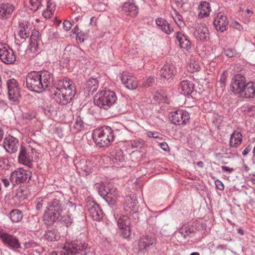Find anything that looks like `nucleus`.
<instances>
[{
    "label": "nucleus",
    "instance_id": "obj_1",
    "mask_svg": "<svg viewBox=\"0 0 255 255\" xmlns=\"http://www.w3.org/2000/svg\"><path fill=\"white\" fill-rule=\"evenodd\" d=\"M46 199L48 200L47 206L43 215V221L47 225H52L66 209L65 198L61 192L55 191L47 195Z\"/></svg>",
    "mask_w": 255,
    "mask_h": 255
},
{
    "label": "nucleus",
    "instance_id": "obj_2",
    "mask_svg": "<svg viewBox=\"0 0 255 255\" xmlns=\"http://www.w3.org/2000/svg\"><path fill=\"white\" fill-rule=\"evenodd\" d=\"M54 81L52 72L47 70L32 71L26 77L27 88L30 91L41 93L50 87Z\"/></svg>",
    "mask_w": 255,
    "mask_h": 255
},
{
    "label": "nucleus",
    "instance_id": "obj_3",
    "mask_svg": "<svg viewBox=\"0 0 255 255\" xmlns=\"http://www.w3.org/2000/svg\"><path fill=\"white\" fill-rule=\"evenodd\" d=\"M56 90L53 91L52 97L58 104L66 105L70 103L76 94L75 84L70 79H60L54 85Z\"/></svg>",
    "mask_w": 255,
    "mask_h": 255
},
{
    "label": "nucleus",
    "instance_id": "obj_4",
    "mask_svg": "<svg viewBox=\"0 0 255 255\" xmlns=\"http://www.w3.org/2000/svg\"><path fill=\"white\" fill-rule=\"evenodd\" d=\"M87 247V245L80 241H73L70 243H66L62 249L51 252L49 255H85Z\"/></svg>",
    "mask_w": 255,
    "mask_h": 255
},
{
    "label": "nucleus",
    "instance_id": "obj_5",
    "mask_svg": "<svg viewBox=\"0 0 255 255\" xmlns=\"http://www.w3.org/2000/svg\"><path fill=\"white\" fill-rule=\"evenodd\" d=\"M93 138L97 145L101 147H105L114 140L113 131L110 127H101L94 130Z\"/></svg>",
    "mask_w": 255,
    "mask_h": 255
},
{
    "label": "nucleus",
    "instance_id": "obj_6",
    "mask_svg": "<svg viewBox=\"0 0 255 255\" xmlns=\"http://www.w3.org/2000/svg\"><path fill=\"white\" fill-rule=\"evenodd\" d=\"M117 100V97L114 91L105 90L98 92L95 96L94 104L100 108L108 110Z\"/></svg>",
    "mask_w": 255,
    "mask_h": 255
},
{
    "label": "nucleus",
    "instance_id": "obj_7",
    "mask_svg": "<svg viewBox=\"0 0 255 255\" xmlns=\"http://www.w3.org/2000/svg\"><path fill=\"white\" fill-rule=\"evenodd\" d=\"M99 193L111 206L116 205L118 197H120V193L117 188L112 184H109L107 187L102 186L99 188Z\"/></svg>",
    "mask_w": 255,
    "mask_h": 255
},
{
    "label": "nucleus",
    "instance_id": "obj_8",
    "mask_svg": "<svg viewBox=\"0 0 255 255\" xmlns=\"http://www.w3.org/2000/svg\"><path fill=\"white\" fill-rule=\"evenodd\" d=\"M0 239L2 243L10 249L16 250L21 248L18 239L15 236L4 230L0 231Z\"/></svg>",
    "mask_w": 255,
    "mask_h": 255
},
{
    "label": "nucleus",
    "instance_id": "obj_9",
    "mask_svg": "<svg viewBox=\"0 0 255 255\" xmlns=\"http://www.w3.org/2000/svg\"><path fill=\"white\" fill-rule=\"evenodd\" d=\"M246 78L242 74L235 75L231 80L230 89L235 94L244 93L247 84Z\"/></svg>",
    "mask_w": 255,
    "mask_h": 255
},
{
    "label": "nucleus",
    "instance_id": "obj_10",
    "mask_svg": "<svg viewBox=\"0 0 255 255\" xmlns=\"http://www.w3.org/2000/svg\"><path fill=\"white\" fill-rule=\"evenodd\" d=\"M31 172L28 170L19 168L11 173L10 180L13 184H19L22 182H29L31 177Z\"/></svg>",
    "mask_w": 255,
    "mask_h": 255
},
{
    "label": "nucleus",
    "instance_id": "obj_11",
    "mask_svg": "<svg viewBox=\"0 0 255 255\" xmlns=\"http://www.w3.org/2000/svg\"><path fill=\"white\" fill-rule=\"evenodd\" d=\"M171 122L176 125L183 126L190 120L189 113L183 110H178L170 114Z\"/></svg>",
    "mask_w": 255,
    "mask_h": 255
},
{
    "label": "nucleus",
    "instance_id": "obj_12",
    "mask_svg": "<svg viewBox=\"0 0 255 255\" xmlns=\"http://www.w3.org/2000/svg\"><path fill=\"white\" fill-rule=\"evenodd\" d=\"M8 95L10 100L15 102L20 96V88L17 81L12 78L6 81Z\"/></svg>",
    "mask_w": 255,
    "mask_h": 255
},
{
    "label": "nucleus",
    "instance_id": "obj_13",
    "mask_svg": "<svg viewBox=\"0 0 255 255\" xmlns=\"http://www.w3.org/2000/svg\"><path fill=\"white\" fill-rule=\"evenodd\" d=\"M0 58L3 63L7 64H13L16 60L13 51L6 44L0 46Z\"/></svg>",
    "mask_w": 255,
    "mask_h": 255
},
{
    "label": "nucleus",
    "instance_id": "obj_14",
    "mask_svg": "<svg viewBox=\"0 0 255 255\" xmlns=\"http://www.w3.org/2000/svg\"><path fill=\"white\" fill-rule=\"evenodd\" d=\"M130 221L128 216H121L118 220V226L122 230L121 234L123 238H128L131 235L130 228Z\"/></svg>",
    "mask_w": 255,
    "mask_h": 255
},
{
    "label": "nucleus",
    "instance_id": "obj_15",
    "mask_svg": "<svg viewBox=\"0 0 255 255\" xmlns=\"http://www.w3.org/2000/svg\"><path fill=\"white\" fill-rule=\"evenodd\" d=\"M86 210L89 216L95 221H100L103 217V212L99 204L95 202H91L86 205Z\"/></svg>",
    "mask_w": 255,
    "mask_h": 255
},
{
    "label": "nucleus",
    "instance_id": "obj_16",
    "mask_svg": "<svg viewBox=\"0 0 255 255\" xmlns=\"http://www.w3.org/2000/svg\"><path fill=\"white\" fill-rule=\"evenodd\" d=\"M32 149H31L32 151ZM32 151L30 152L29 149H26L24 146L21 145L18 157V162L28 166H30L33 160Z\"/></svg>",
    "mask_w": 255,
    "mask_h": 255
},
{
    "label": "nucleus",
    "instance_id": "obj_17",
    "mask_svg": "<svg viewBox=\"0 0 255 255\" xmlns=\"http://www.w3.org/2000/svg\"><path fill=\"white\" fill-rule=\"evenodd\" d=\"M3 145L6 151L13 153L17 150L19 146L18 140L14 137L8 135L4 138Z\"/></svg>",
    "mask_w": 255,
    "mask_h": 255
},
{
    "label": "nucleus",
    "instance_id": "obj_18",
    "mask_svg": "<svg viewBox=\"0 0 255 255\" xmlns=\"http://www.w3.org/2000/svg\"><path fill=\"white\" fill-rule=\"evenodd\" d=\"M194 35L197 40L203 42L207 41L210 38L209 30L205 24L198 25L194 32Z\"/></svg>",
    "mask_w": 255,
    "mask_h": 255
},
{
    "label": "nucleus",
    "instance_id": "obj_19",
    "mask_svg": "<svg viewBox=\"0 0 255 255\" xmlns=\"http://www.w3.org/2000/svg\"><path fill=\"white\" fill-rule=\"evenodd\" d=\"M121 81L126 88L131 90L136 89L138 85L136 78L129 73H123L121 76Z\"/></svg>",
    "mask_w": 255,
    "mask_h": 255
},
{
    "label": "nucleus",
    "instance_id": "obj_20",
    "mask_svg": "<svg viewBox=\"0 0 255 255\" xmlns=\"http://www.w3.org/2000/svg\"><path fill=\"white\" fill-rule=\"evenodd\" d=\"M228 20L227 16L222 12H219L214 20V25L218 31L223 32L227 29Z\"/></svg>",
    "mask_w": 255,
    "mask_h": 255
},
{
    "label": "nucleus",
    "instance_id": "obj_21",
    "mask_svg": "<svg viewBox=\"0 0 255 255\" xmlns=\"http://www.w3.org/2000/svg\"><path fill=\"white\" fill-rule=\"evenodd\" d=\"M174 66L172 64L166 63L159 70V75L162 79L168 80L172 78L174 74Z\"/></svg>",
    "mask_w": 255,
    "mask_h": 255
},
{
    "label": "nucleus",
    "instance_id": "obj_22",
    "mask_svg": "<svg viewBox=\"0 0 255 255\" xmlns=\"http://www.w3.org/2000/svg\"><path fill=\"white\" fill-rule=\"evenodd\" d=\"M122 12L127 15L135 17L138 13V9L133 0H129L124 3Z\"/></svg>",
    "mask_w": 255,
    "mask_h": 255
},
{
    "label": "nucleus",
    "instance_id": "obj_23",
    "mask_svg": "<svg viewBox=\"0 0 255 255\" xmlns=\"http://www.w3.org/2000/svg\"><path fill=\"white\" fill-rule=\"evenodd\" d=\"M15 7L14 5L10 3H2L0 4V18L7 19L9 18Z\"/></svg>",
    "mask_w": 255,
    "mask_h": 255
},
{
    "label": "nucleus",
    "instance_id": "obj_24",
    "mask_svg": "<svg viewBox=\"0 0 255 255\" xmlns=\"http://www.w3.org/2000/svg\"><path fill=\"white\" fill-rule=\"evenodd\" d=\"M41 41L40 33L38 30L34 29L32 31L30 36L29 50L34 53L38 51V45Z\"/></svg>",
    "mask_w": 255,
    "mask_h": 255
},
{
    "label": "nucleus",
    "instance_id": "obj_25",
    "mask_svg": "<svg viewBox=\"0 0 255 255\" xmlns=\"http://www.w3.org/2000/svg\"><path fill=\"white\" fill-rule=\"evenodd\" d=\"M154 238L150 236H145L141 238L138 242V250L140 252L144 253L150 246L155 244Z\"/></svg>",
    "mask_w": 255,
    "mask_h": 255
},
{
    "label": "nucleus",
    "instance_id": "obj_26",
    "mask_svg": "<svg viewBox=\"0 0 255 255\" xmlns=\"http://www.w3.org/2000/svg\"><path fill=\"white\" fill-rule=\"evenodd\" d=\"M138 203L136 196L132 195L126 196L124 205L125 207H127L131 209L133 213H136L138 209Z\"/></svg>",
    "mask_w": 255,
    "mask_h": 255
},
{
    "label": "nucleus",
    "instance_id": "obj_27",
    "mask_svg": "<svg viewBox=\"0 0 255 255\" xmlns=\"http://www.w3.org/2000/svg\"><path fill=\"white\" fill-rule=\"evenodd\" d=\"M99 87V82L96 78H90L84 85V90L88 92V95H93Z\"/></svg>",
    "mask_w": 255,
    "mask_h": 255
},
{
    "label": "nucleus",
    "instance_id": "obj_28",
    "mask_svg": "<svg viewBox=\"0 0 255 255\" xmlns=\"http://www.w3.org/2000/svg\"><path fill=\"white\" fill-rule=\"evenodd\" d=\"M18 35L23 40L29 36V28L28 26V22L24 21H19V26L17 31Z\"/></svg>",
    "mask_w": 255,
    "mask_h": 255
},
{
    "label": "nucleus",
    "instance_id": "obj_29",
    "mask_svg": "<svg viewBox=\"0 0 255 255\" xmlns=\"http://www.w3.org/2000/svg\"><path fill=\"white\" fill-rule=\"evenodd\" d=\"M179 88L181 90L182 94L184 95H189L194 90V85L192 82L185 80L180 82Z\"/></svg>",
    "mask_w": 255,
    "mask_h": 255
},
{
    "label": "nucleus",
    "instance_id": "obj_30",
    "mask_svg": "<svg viewBox=\"0 0 255 255\" xmlns=\"http://www.w3.org/2000/svg\"><path fill=\"white\" fill-rule=\"evenodd\" d=\"M176 37L179 43L180 46L186 50H188L191 47V42L187 36L184 35L180 32H177Z\"/></svg>",
    "mask_w": 255,
    "mask_h": 255
},
{
    "label": "nucleus",
    "instance_id": "obj_31",
    "mask_svg": "<svg viewBox=\"0 0 255 255\" xmlns=\"http://www.w3.org/2000/svg\"><path fill=\"white\" fill-rule=\"evenodd\" d=\"M198 17L200 18L206 17L208 16L210 13L211 9L210 4L207 1H203L199 5Z\"/></svg>",
    "mask_w": 255,
    "mask_h": 255
},
{
    "label": "nucleus",
    "instance_id": "obj_32",
    "mask_svg": "<svg viewBox=\"0 0 255 255\" xmlns=\"http://www.w3.org/2000/svg\"><path fill=\"white\" fill-rule=\"evenodd\" d=\"M242 135L240 132L236 131L233 132L230 136V147L235 148L238 147L242 143Z\"/></svg>",
    "mask_w": 255,
    "mask_h": 255
},
{
    "label": "nucleus",
    "instance_id": "obj_33",
    "mask_svg": "<svg viewBox=\"0 0 255 255\" xmlns=\"http://www.w3.org/2000/svg\"><path fill=\"white\" fill-rule=\"evenodd\" d=\"M44 239L49 242L58 241L60 238L59 232L56 229H52L46 231L44 234Z\"/></svg>",
    "mask_w": 255,
    "mask_h": 255
},
{
    "label": "nucleus",
    "instance_id": "obj_34",
    "mask_svg": "<svg viewBox=\"0 0 255 255\" xmlns=\"http://www.w3.org/2000/svg\"><path fill=\"white\" fill-rule=\"evenodd\" d=\"M155 22L160 29L167 34H170L173 30L167 21L163 18L158 17L156 19Z\"/></svg>",
    "mask_w": 255,
    "mask_h": 255
},
{
    "label": "nucleus",
    "instance_id": "obj_35",
    "mask_svg": "<svg viewBox=\"0 0 255 255\" xmlns=\"http://www.w3.org/2000/svg\"><path fill=\"white\" fill-rule=\"evenodd\" d=\"M244 94L245 98L255 97V82H247Z\"/></svg>",
    "mask_w": 255,
    "mask_h": 255
},
{
    "label": "nucleus",
    "instance_id": "obj_36",
    "mask_svg": "<svg viewBox=\"0 0 255 255\" xmlns=\"http://www.w3.org/2000/svg\"><path fill=\"white\" fill-rule=\"evenodd\" d=\"M111 159L114 163H117L118 164L123 162L125 158L123 150L118 149L114 151L111 154Z\"/></svg>",
    "mask_w": 255,
    "mask_h": 255
},
{
    "label": "nucleus",
    "instance_id": "obj_37",
    "mask_svg": "<svg viewBox=\"0 0 255 255\" xmlns=\"http://www.w3.org/2000/svg\"><path fill=\"white\" fill-rule=\"evenodd\" d=\"M8 217L12 222L17 223L22 220L23 214L22 212L18 209H13L10 212Z\"/></svg>",
    "mask_w": 255,
    "mask_h": 255
},
{
    "label": "nucleus",
    "instance_id": "obj_38",
    "mask_svg": "<svg viewBox=\"0 0 255 255\" xmlns=\"http://www.w3.org/2000/svg\"><path fill=\"white\" fill-rule=\"evenodd\" d=\"M57 221H59L65 225L67 227H69L72 224L73 220L70 214L65 215L63 214V213H61L59 217H58Z\"/></svg>",
    "mask_w": 255,
    "mask_h": 255
},
{
    "label": "nucleus",
    "instance_id": "obj_39",
    "mask_svg": "<svg viewBox=\"0 0 255 255\" xmlns=\"http://www.w3.org/2000/svg\"><path fill=\"white\" fill-rule=\"evenodd\" d=\"M187 69L191 73L199 71L200 70L199 63L194 59H191L187 66Z\"/></svg>",
    "mask_w": 255,
    "mask_h": 255
},
{
    "label": "nucleus",
    "instance_id": "obj_40",
    "mask_svg": "<svg viewBox=\"0 0 255 255\" xmlns=\"http://www.w3.org/2000/svg\"><path fill=\"white\" fill-rule=\"evenodd\" d=\"M30 4V9L36 10L40 8L45 2V0H27Z\"/></svg>",
    "mask_w": 255,
    "mask_h": 255
},
{
    "label": "nucleus",
    "instance_id": "obj_41",
    "mask_svg": "<svg viewBox=\"0 0 255 255\" xmlns=\"http://www.w3.org/2000/svg\"><path fill=\"white\" fill-rule=\"evenodd\" d=\"M179 233L185 238L194 233V228L189 226H184L180 229Z\"/></svg>",
    "mask_w": 255,
    "mask_h": 255
},
{
    "label": "nucleus",
    "instance_id": "obj_42",
    "mask_svg": "<svg viewBox=\"0 0 255 255\" xmlns=\"http://www.w3.org/2000/svg\"><path fill=\"white\" fill-rule=\"evenodd\" d=\"M171 15L177 25L180 26L182 23H183L182 16L179 14L177 11L174 10Z\"/></svg>",
    "mask_w": 255,
    "mask_h": 255
},
{
    "label": "nucleus",
    "instance_id": "obj_43",
    "mask_svg": "<svg viewBox=\"0 0 255 255\" xmlns=\"http://www.w3.org/2000/svg\"><path fill=\"white\" fill-rule=\"evenodd\" d=\"M85 125L83 118L80 116H77L75 121V128H78L79 130H81L84 128Z\"/></svg>",
    "mask_w": 255,
    "mask_h": 255
},
{
    "label": "nucleus",
    "instance_id": "obj_44",
    "mask_svg": "<svg viewBox=\"0 0 255 255\" xmlns=\"http://www.w3.org/2000/svg\"><path fill=\"white\" fill-rule=\"evenodd\" d=\"M130 144L132 148H141L143 144V140L139 139H136L130 141Z\"/></svg>",
    "mask_w": 255,
    "mask_h": 255
},
{
    "label": "nucleus",
    "instance_id": "obj_45",
    "mask_svg": "<svg viewBox=\"0 0 255 255\" xmlns=\"http://www.w3.org/2000/svg\"><path fill=\"white\" fill-rule=\"evenodd\" d=\"M155 82V79L154 76H150L144 80L142 84L143 87H149L153 86Z\"/></svg>",
    "mask_w": 255,
    "mask_h": 255
},
{
    "label": "nucleus",
    "instance_id": "obj_46",
    "mask_svg": "<svg viewBox=\"0 0 255 255\" xmlns=\"http://www.w3.org/2000/svg\"><path fill=\"white\" fill-rule=\"evenodd\" d=\"M224 52L225 55L229 58L233 57L237 54L236 50L234 48H232L225 49Z\"/></svg>",
    "mask_w": 255,
    "mask_h": 255
},
{
    "label": "nucleus",
    "instance_id": "obj_47",
    "mask_svg": "<svg viewBox=\"0 0 255 255\" xmlns=\"http://www.w3.org/2000/svg\"><path fill=\"white\" fill-rule=\"evenodd\" d=\"M86 161L85 159H82L80 161L75 162V165L77 168L80 169L82 170H86Z\"/></svg>",
    "mask_w": 255,
    "mask_h": 255
},
{
    "label": "nucleus",
    "instance_id": "obj_48",
    "mask_svg": "<svg viewBox=\"0 0 255 255\" xmlns=\"http://www.w3.org/2000/svg\"><path fill=\"white\" fill-rule=\"evenodd\" d=\"M33 223H32V220L29 221V227L31 229L35 230H37L38 228L39 222L37 218H33Z\"/></svg>",
    "mask_w": 255,
    "mask_h": 255
},
{
    "label": "nucleus",
    "instance_id": "obj_49",
    "mask_svg": "<svg viewBox=\"0 0 255 255\" xmlns=\"http://www.w3.org/2000/svg\"><path fill=\"white\" fill-rule=\"evenodd\" d=\"M47 9L54 12L56 8L55 3L52 0H48L47 2Z\"/></svg>",
    "mask_w": 255,
    "mask_h": 255
},
{
    "label": "nucleus",
    "instance_id": "obj_50",
    "mask_svg": "<svg viewBox=\"0 0 255 255\" xmlns=\"http://www.w3.org/2000/svg\"><path fill=\"white\" fill-rule=\"evenodd\" d=\"M86 37L84 32L80 30L79 32L77 33L76 39L77 41L82 43L84 42Z\"/></svg>",
    "mask_w": 255,
    "mask_h": 255
},
{
    "label": "nucleus",
    "instance_id": "obj_51",
    "mask_svg": "<svg viewBox=\"0 0 255 255\" xmlns=\"http://www.w3.org/2000/svg\"><path fill=\"white\" fill-rule=\"evenodd\" d=\"M43 200L42 198H39L37 199L35 201V208L37 210H41L42 208Z\"/></svg>",
    "mask_w": 255,
    "mask_h": 255
},
{
    "label": "nucleus",
    "instance_id": "obj_52",
    "mask_svg": "<svg viewBox=\"0 0 255 255\" xmlns=\"http://www.w3.org/2000/svg\"><path fill=\"white\" fill-rule=\"evenodd\" d=\"M244 112L246 114H250V113L251 112H255V106H246L243 107Z\"/></svg>",
    "mask_w": 255,
    "mask_h": 255
},
{
    "label": "nucleus",
    "instance_id": "obj_53",
    "mask_svg": "<svg viewBox=\"0 0 255 255\" xmlns=\"http://www.w3.org/2000/svg\"><path fill=\"white\" fill-rule=\"evenodd\" d=\"M72 27V24L69 20H64L63 22V28L66 31L69 30Z\"/></svg>",
    "mask_w": 255,
    "mask_h": 255
},
{
    "label": "nucleus",
    "instance_id": "obj_54",
    "mask_svg": "<svg viewBox=\"0 0 255 255\" xmlns=\"http://www.w3.org/2000/svg\"><path fill=\"white\" fill-rule=\"evenodd\" d=\"M66 208L68 207V210L71 209L72 210H75L76 208V204L70 201L69 200L65 199Z\"/></svg>",
    "mask_w": 255,
    "mask_h": 255
},
{
    "label": "nucleus",
    "instance_id": "obj_55",
    "mask_svg": "<svg viewBox=\"0 0 255 255\" xmlns=\"http://www.w3.org/2000/svg\"><path fill=\"white\" fill-rule=\"evenodd\" d=\"M227 80V76L225 73H223L221 76L220 80L218 83V84H220L221 87H223L225 85V83Z\"/></svg>",
    "mask_w": 255,
    "mask_h": 255
},
{
    "label": "nucleus",
    "instance_id": "obj_56",
    "mask_svg": "<svg viewBox=\"0 0 255 255\" xmlns=\"http://www.w3.org/2000/svg\"><path fill=\"white\" fill-rule=\"evenodd\" d=\"M217 188L220 190H223L224 189L223 183L219 180H216L215 182Z\"/></svg>",
    "mask_w": 255,
    "mask_h": 255
},
{
    "label": "nucleus",
    "instance_id": "obj_57",
    "mask_svg": "<svg viewBox=\"0 0 255 255\" xmlns=\"http://www.w3.org/2000/svg\"><path fill=\"white\" fill-rule=\"evenodd\" d=\"M147 135L149 137H153L154 138H157L159 137V133L157 132L148 131Z\"/></svg>",
    "mask_w": 255,
    "mask_h": 255
},
{
    "label": "nucleus",
    "instance_id": "obj_58",
    "mask_svg": "<svg viewBox=\"0 0 255 255\" xmlns=\"http://www.w3.org/2000/svg\"><path fill=\"white\" fill-rule=\"evenodd\" d=\"M159 145H160V147H161V148H162L164 151H169V146H168V144H167V143H166L165 142H163L160 143L159 144Z\"/></svg>",
    "mask_w": 255,
    "mask_h": 255
},
{
    "label": "nucleus",
    "instance_id": "obj_59",
    "mask_svg": "<svg viewBox=\"0 0 255 255\" xmlns=\"http://www.w3.org/2000/svg\"><path fill=\"white\" fill-rule=\"evenodd\" d=\"M222 169L224 172H227L228 173H231L234 171V169L233 168H230L228 166H222Z\"/></svg>",
    "mask_w": 255,
    "mask_h": 255
},
{
    "label": "nucleus",
    "instance_id": "obj_60",
    "mask_svg": "<svg viewBox=\"0 0 255 255\" xmlns=\"http://www.w3.org/2000/svg\"><path fill=\"white\" fill-rule=\"evenodd\" d=\"M53 13V12L50 11L49 10L46 9V10L44 11L43 12V16L47 18H49L50 17L51 15Z\"/></svg>",
    "mask_w": 255,
    "mask_h": 255
},
{
    "label": "nucleus",
    "instance_id": "obj_61",
    "mask_svg": "<svg viewBox=\"0 0 255 255\" xmlns=\"http://www.w3.org/2000/svg\"><path fill=\"white\" fill-rule=\"evenodd\" d=\"M251 149H252V147L251 146V145H248L243 151V152H242L243 155L244 156L247 155L251 151Z\"/></svg>",
    "mask_w": 255,
    "mask_h": 255
},
{
    "label": "nucleus",
    "instance_id": "obj_62",
    "mask_svg": "<svg viewBox=\"0 0 255 255\" xmlns=\"http://www.w3.org/2000/svg\"><path fill=\"white\" fill-rule=\"evenodd\" d=\"M233 26L235 28L239 30H241L243 29L242 26L241 25V24L237 21H235L233 23Z\"/></svg>",
    "mask_w": 255,
    "mask_h": 255
},
{
    "label": "nucleus",
    "instance_id": "obj_63",
    "mask_svg": "<svg viewBox=\"0 0 255 255\" xmlns=\"http://www.w3.org/2000/svg\"><path fill=\"white\" fill-rule=\"evenodd\" d=\"M8 161L5 159H0V168L4 169L5 167V164Z\"/></svg>",
    "mask_w": 255,
    "mask_h": 255
},
{
    "label": "nucleus",
    "instance_id": "obj_64",
    "mask_svg": "<svg viewBox=\"0 0 255 255\" xmlns=\"http://www.w3.org/2000/svg\"><path fill=\"white\" fill-rule=\"evenodd\" d=\"M253 156L252 158V163L253 164L255 165V145L253 149Z\"/></svg>",
    "mask_w": 255,
    "mask_h": 255
}]
</instances>
